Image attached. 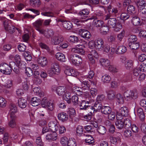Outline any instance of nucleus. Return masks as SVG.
<instances>
[{
  "label": "nucleus",
  "mask_w": 146,
  "mask_h": 146,
  "mask_svg": "<svg viewBox=\"0 0 146 146\" xmlns=\"http://www.w3.org/2000/svg\"><path fill=\"white\" fill-rule=\"evenodd\" d=\"M60 71V69L58 64L54 63L51 66L50 69L48 71V73L50 76H51L54 74H58Z\"/></svg>",
  "instance_id": "f03ea898"
},
{
  "label": "nucleus",
  "mask_w": 146,
  "mask_h": 146,
  "mask_svg": "<svg viewBox=\"0 0 146 146\" xmlns=\"http://www.w3.org/2000/svg\"><path fill=\"white\" fill-rule=\"evenodd\" d=\"M31 4L33 7H39L41 4L40 0H30Z\"/></svg>",
  "instance_id": "5fc2aeb1"
},
{
  "label": "nucleus",
  "mask_w": 146,
  "mask_h": 146,
  "mask_svg": "<svg viewBox=\"0 0 146 146\" xmlns=\"http://www.w3.org/2000/svg\"><path fill=\"white\" fill-rule=\"evenodd\" d=\"M135 8L133 5H129L127 8V12L129 14H134L135 12Z\"/></svg>",
  "instance_id": "c03bdc74"
},
{
  "label": "nucleus",
  "mask_w": 146,
  "mask_h": 146,
  "mask_svg": "<svg viewBox=\"0 0 146 146\" xmlns=\"http://www.w3.org/2000/svg\"><path fill=\"white\" fill-rule=\"evenodd\" d=\"M132 78V76L130 74H126L121 80V81L123 82L130 81Z\"/></svg>",
  "instance_id": "8fccbe9b"
},
{
  "label": "nucleus",
  "mask_w": 146,
  "mask_h": 146,
  "mask_svg": "<svg viewBox=\"0 0 146 146\" xmlns=\"http://www.w3.org/2000/svg\"><path fill=\"white\" fill-rule=\"evenodd\" d=\"M3 23L4 28L6 31L11 34L13 33L15 31V27L13 26H10L7 21H4Z\"/></svg>",
  "instance_id": "f3484780"
},
{
  "label": "nucleus",
  "mask_w": 146,
  "mask_h": 146,
  "mask_svg": "<svg viewBox=\"0 0 146 146\" xmlns=\"http://www.w3.org/2000/svg\"><path fill=\"white\" fill-rule=\"evenodd\" d=\"M93 23L96 27H100L103 25L104 22L101 20L95 19L93 21Z\"/></svg>",
  "instance_id": "a18cd8bd"
},
{
  "label": "nucleus",
  "mask_w": 146,
  "mask_h": 146,
  "mask_svg": "<svg viewBox=\"0 0 146 146\" xmlns=\"http://www.w3.org/2000/svg\"><path fill=\"white\" fill-rule=\"evenodd\" d=\"M94 73L93 71H90L89 72L88 75L87 76V78L91 84L93 85H96V83L94 81Z\"/></svg>",
  "instance_id": "4be33fe9"
},
{
  "label": "nucleus",
  "mask_w": 146,
  "mask_h": 146,
  "mask_svg": "<svg viewBox=\"0 0 146 146\" xmlns=\"http://www.w3.org/2000/svg\"><path fill=\"white\" fill-rule=\"evenodd\" d=\"M70 61L74 65L79 66L82 62V60L81 56L75 54L71 57Z\"/></svg>",
  "instance_id": "0eeeda50"
},
{
  "label": "nucleus",
  "mask_w": 146,
  "mask_h": 146,
  "mask_svg": "<svg viewBox=\"0 0 146 146\" xmlns=\"http://www.w3.org/2000/svg\"><path fill=\"white\" fill-rule=\"evenodd\" d=\"M70 117H72L76 114V112L74 109L72 108H69L67 111Z\"/></svg>",
  "instance_id": "e2e57ef3"
},
{
  "label": "nucleus",
  "mask_w": 146,
  "mask_h": 146,
  "mask_svg": "<svg viewBox=\"0 0 146 146\" xmlns=\"http://www.w3.org/2000/svg\"><path fill=\"white\" fill-rule=\"evenodd\" d=\"M104 44L103 39L101 38H98L95 40L93 45V46H95V48L97 50L101 51L102 50Z\"/></svg>",
  "instance_id": "423d86ee"
},
{
  "label": "nucleus",
  "mask_w": 146,
  "mask_h": 146,
  "mask_svg": "<svg viewBox=\"0 0 146 146\" xmlns=\"http://www.w3.org/2000/svg\"><path fill=\"white\" fill-rule=\"evenodd\" d=\"M94 110H92V111H91V113L93 112L94 111L96 112L98 111H100V110H102L103 108L101 102L98 101H96L95 103L94 106Z\"/></svg>",
  "instance_id": "412c9836"
},
{
  "label": "nucleus",
  "mask_w": 146,
  "mask_h": 146,
  "mask_svg": "<svg viewBox=\"0 0 146 146\" xmlns=\"http://www.w3.org/2000/svg\"><path fill=\"white\" fill-rule=\"evenodd\" d=\"M100 62L101 65L103 67H108L110 64V60L106 59L101 58L100 59Z\"/></svg>",
  "instance_id": "4c0bfd02"
},
{
  "label": "nucleus",
  "mask_w": 146,
  "mask_h": 146,
  "mask_svg": "<svg viewBox=\"0 0 146 146\" xmlns=\"http://www.w3.org/2000/svg\"><path fill=\"white\" fill-rule=\"evenodd\" d=\"M24 56L26 60L30 61L32 59V57L29 52H25L24 53Z\"/></svg>",
  "instance_id": "0e129e2a"
},
{
  "label": "nucleus",
  "mask_w": 146,
  "mask_h": 146,
  "mask_svg": "<svg viewBox=\"0 0 146 146\" xmlns=\"http://www.w3.org/2000/svg\"><path fill=\"white\" fill-rule=\"evenodd\" d=\"M86 42L84 41H83V44H79L77 45L78 47L73 48L72 49V52L76 53H78L81 55H84L85 54V51L84 48L85 47L84 44H86Z\"/></svg>",
  "instance_id": "20e7f679"
},
{
  "label": "nucleus",
  "mask_w": 146,
  "mask_h": 146,
  "mask_svg": "<svg viewBox=\"0 0 146 146\" xmlns=\"http://www.w3.org/2000/svg\"><path fill=\"white\" fill-rule=\"evenodd\" d=\"M129 110L126 107H121L117 112L116 117L118 118H122L123 116L126 117L128 115Z\"/></svg>",
  "instance_id": "39448f33"
},
{
  "label": "nucleus",
  "mask_w": 146,
  "mask_h": 146,
  "mask_svg": "<svg viewBox=\"0 0 146 146\" xmlns=\"http://www.w3.org/2000/svg\"><path fill=\"white\" fill-rule=\"evenodd\" d=\"M83 127L81 125H78L76 129V133L77 135L80 136L83 134L84 135L83 133Z\"/></svg>",
  "instance_id": "864d4df0"
},
{
  "label": "nucleus",
  "mask_w": 146,
  "mask_h": 146,
  "mask_svg": "<svg viewBox=\"0 0 146 146\" xmlns=\"http://www.w3.org/2000/svg\"><path fill=\"white\" fill-rule=\"evenodd\" d=\"M18 104L20 108L22 109L24 108L27 106V100L23 98H19L18 100Z\"/></svg>",
  "instance_id": "393cba45"
},
{
  "label": "nucleus",
  "mask_w": 146,
  "mask_h": 146,
  "mask_svg": "<svg viewBox=\"0 0 146 146\" xmlns=\"http://www.w3.org/2000/svg\"><path fill=\"white\" fill-rule=\"evenodd\" d=\"M57 137V135L56 133H52L47 134L46 136V138L48 141H54L56 139Z\"/></svg>",
  "instance_id": "c85d7f7f"
},
{
  "label": "nucleus",
  "mask_w": 146,
  "mask_h": 146,
  "mask_svg": "<svg viewBox=\"0 0 146 146\" xmlns=\"http://www.w3.org/2000/svg\"><path fill=\"white\" fill-rule=\"evenodd\" d=\"M107 10L109 14H107V15H109L110 17H116V16L118 12L117 8H114L110 5L107 7Z\"/></svg>",
  "instance_id": "ddd939ff"
},
{
  "label": "nucleus",
  "mask_w": 146,
  "mask_h": 146,
  "mask_svg": "<svg viewBox=\"0 0 146 146\" xmlns=\"http://www.w3.org/2000/svg\"><path fill=\"white\" fill-rule=\"evenodd\" d=\"M129 14L128 13H122L120 15L121 19L123 21H125L128 19L130 17Z\"/></svg>",
  "instance_id": "4d7b16f0"
},
{
  "label": "nucleus",
  "mask_w": 146,
  "mask_h": 146,
  "mask_svg": "<svg viewBox=\"0 0 146 146\" xmlns=\"http://www.w3.org/2000/svg\"><path fill=\"white\" fill-rule=\"evenodd\" d=\"M124 96L127 100L131 99H135L137 98L138 93L137 92H124Z\"/></svg>",
  "instance_id": "f8f14e48"
},
{
  "label": "nucleus",
  "mask_w": 146,
  "mask_h": 146,
  "mask_svg": "<svg viewBox=\"0 0 146 146\" xmlns=\"http://www.w3.org/2000/svg\"><path fill=\"white\" fill-rule=\"evenodd\" d=\"M80 80L82 83V87L81 88L78 87V88L76 90V91H81L80 90V89H81L82 90H89L90 89V88L89 87V86L88 84L89 82L87 80Z\"/></svg>",
  "instance_id": "2eb2a0df"
},
{
  "label": "nucleus",
  "mask_w": 146,
  "mask_h": 146,
  "mask_svg": "<svg viewBox=\"0 0 146 146\" xmlns=\"http://www.w3.org/2000/svg\"><path fill=\"white\" fill-rule=\"evenodd\" d=\"M139 42H136L128 43L129 47L132 50H135L138 49L140 46Z\"/></svg>",
  "instance_id": "c9c22d12"
},
{
  "label": "nucleus",
  "mask_w": 146,
  "mask_h": 146,
  "mask_svg": "<svg viewBox=\"0 0 146 146\" xmlns=\"http://www.w3.org/2000/svg\"><path fill=\"white\" fill-rule=\"evenodd\" d=\"M127 48L123 45L119 46L116 47L115 52L117 54H122L127 51Z\"/></svg>",
  "instance_id": "a211bd4d"
},
{
  "label": "nucleus",
  "mask_w": 146,
  "mask_h": 146,
  "mask_svg": "<svg viewBox=\"0 0 146 146\" xmlns=\"http://www.w3.org/2000/svg\"><path fill=\"white\" fill-rule=\"evenodd\" d=\"M78 34L82 37L84 38L86 40H88L91 37V35L90 32L87 30L81 29H80L78 32Z\"/></svg>",
  "instance_id": "1a4fd4ad"
},
{
  "label": "nucleus",
  "mask_w": 146,
  "mask_h": 146,
  "mask_svg": "<svg viewBox=\"0 0 146 146\" xmlns=\"http://www.w3.org/2000/svg\"><path fill=\"white\" fill-rule=\"evenodd\" d=\"M116 99L117 102L120 104H122L124 102L123 97L120 94H117L116 95Z\"/></svg>",
  "instance_id": "680f3d73"
},
{
  "label": "nucleus",
  "mask_w": 146,
  "mask_h": 146,
  "mask_svg": "<svg viewBox=\"0 0 146 146\" xmlns=\"http://www.w3.org/2000/svg\"><path fill=\"white\" fill-rule=\"evenodd\" d=\"M94 44V42H90L89 44V46L91 48L90 50V52L88 55V57L90 63L92 64L95 63V60L94 58L97 59L98 58V55L96 51L94 49H93L95 46H93V44Z\"/></svg>",
  "instance_id": "f257e3e1"
},
{
  "label": "nucleus",
  "mask_w": 146,
  "mask_h": 146,
  "mask_svg": "<svg viewBox=\"0 0 146 146\" xmlns=\"http://www.w3.org/2000/svg\"><path fill=\"white\" fill-rule=\"evenodd\" d=\"M9 66L11 68V70L12 69L15 73L19 74L20 72L19 69H18V67L15 62H10Z\"/></svg>",
  "instance_id": "a878e982"
},
{
  "label": "nucleus",
  "mask_w": 146,
  "mask_h": 146,
  "mask_svg": "<svg viewBox=\"0 0 146 146\" xmlns=\"http://www.w3.org/2000/svg\"><path fill=\"white\" fill-rule=\"evenodd\" d=\"M106 124L107 126H110L109 131L110 132L113 133L115 131V127L114 126L111 124V123L109 121H107L106 123Z\"/></svg>",
  "instance_id": "6e6d98bb"
},
{
  "label": "nucleus",
  "mask_w": 146,
  "mask_h": 146,
  "mask_svg": "<svg viewBox=\"0 0 146 146\" xmlns=\"http://www.w3.org/2000/svg\"><path fill=\"white\" fill-rule=\"evenodd\" d=\"M137 113L140 121L143 122L145 120V115L142 109L139 108L137 110Z\"/></svg>",
  "instance_id": "bb28decb"
},
{
  "label": "nucleus",
  "mask_w": 146,
  "mask_h": 146,
  "mask_svg": "<svg viewBox=\"0 0 146 146\" xmlns=\"http://www.w3.org/2000/svg\"><path fill=\"white\" fill-rule=\"evenodd\" d=\"M107 19L105 20V22L107 23L108 26L109 28H114L117 23V20L115 18H110L109 15Z\"/></svg>",
  "instance_id": "9d476101"
},
{
  "label": "nucleus",
  "mask_w": 146,
  "mask_h": 146,
  "mask_svg": "<svg viewBox=\"0 0 146 146\" xmlns=\"http://www.w3.org/2000/svg\"><path fill=\"white\" fill-rule=\"evenodd\" d=\"M56 58L62 62H65L66 61L64 54L61 52H58L56 55Z\"/></svg>",
  "instance_id": "f704fd0d"
},
{
  "label": "nucleus",
  "mask_w": 146,
  "mask_h": 146,
  "mask_svg": "<svg viewBox=\"0 0 146 146\" xmlns=\"http://www.w3.org/2000/svg\"><path fill=\"white\" fill-rule=\"evenodd\" d=\"M102 50L104 52L109 53L108 55L109 56H112L115 53V49L113 48H110L108 44H104Z\"/></svg>",
  "instance_id": "dca6fc26"
},
{
  "label": "nucleus",
  "mask_w": 146,
  "mask_h": 146,
  "mask_svg": "<svg viewBox=\"0 0 146 146\" xmlns=\"http://www.w3.org/2000/svg\"><path fill=\"white\" fill-rule=\"evenodd\" d=\"M72 101L74 105H77L78 103V98L76 95L73 96L72 97Z\"/></svg>",
  "instance_id": "774afa93"
},
{
  "label": "nucleus",
  "mask_w": 146,
  "mask_h": 146,
  "mask_svg": "<svg viewBox=\"0 0 146 146\" xmlns=\"http://www.w3.org/2000/svg\"><path fill=\"white\" fill-rule=\"evenodd\" d=\"M108 27L102 25L100 28V33L102 35H105L108 33L109 31Z\"/></svg>",
  "instance_id": "de8ad7c7"
},
{
  "label": "nucleus",
  "mask_w": 146,
  "mask_h": 146,
  "mask_svg": "<svg viewBox=\"0 0 146 146\" xmlns=\"http://www.w3.org/2000/svg\"><path fill=\"white\" fill-rule=\"evenodd\" d=\"M69 40L70 42L72 43H76L79 40L78 37L75 36H71L69 38Z\"/></svg>",
  "instance_id": "13d9d810"
},
{
  "label": "nucleus",
  "mask_w": 146,
  "mask_h": 146,
  "mask_svg": "<svg viewBox=\"0 0 146 146\" xmlns=\"http://www.w3.org/2000/svg\"><path fill=\"white\" fill-rule=\"evenodd\" d=\"M38 62L42 66H44L47 64L48 61L46 57L40 56L38 59Z\"/></svg>",
  "instance_id": "72a5a7b5"
},
{
  "label": "nucleus",
  "mask_w": 146,
  "mask_h": 146,
  "mask_svg": "<svg viewBox=\"0 0 146 146\" xmlns=\"http://www.w3.org/2000/svg\"><path fill=\"white\" fill-rule=\"evenodd\" d=\"M57 21L58 22H61L62 23L65 29H71L73 27L72 23L70 21H66L64 19L58 18Z\"/></svg>",
  "instance_id": "9b49d317"
},
{
  "label": "nucleus",
  "mask_w": 146,
  "mask_h": 146,
  "mask_svg": "<svg viewBox=\"0 0 146 146\" xmlns=\"http://www.w3.org/2000/svg\"><path fill=\"white\" fill-rule=\"evenodd\" d=\"M111 111V108L109 106H104L101 110L102 113L105 114H108Z\"/></svg>",
  "instance_id": "49530a36"
},
{
  "label": "nucleus",
  "mask_w": 146,
  "mask_h": 146,
  "mask_svg": "<svg viewBox=\"0 0 146 146\" xmlns=\"http://www.w3.org/2000/svg\"><path fill=\"white\" fill-rule=\"evenodd\" d=\"M86 138L85 139V142L88 145L93 144L94 142V138L90 135H86Z\"/></svg>",
  "instance_id": "a19ab883"
},
{
  "label": "nucleus",
  "mask_w": 146,
  "mask_h": 146,
  "mask_svg": "<svg viewBox=\"0 0 146 146\" xmlns=\"http://www.w3.org/2000/svg\"><path fill=\"white\" fill-rule=\"evenodd\" d=\"M133 61L131 60H128L125 64V66L127 69L131 70L133 66Z\"/></svg>",
  "instance_id": "79ce46f5"
},
{
  "label": "nucleus",
  "mask_w": 146,
  "mask_h": 146,
  "mask_svg": "<svg viewBox=\"0 0 146 146\" xmlns=\"http://www.w3.org/2000/svg\"><path fill=\"white\" fill-rule=\"evenodd\" d=\"M90 104V102L84 100L81 101L80 106L81 107L80 109L81 110H86L89 109V108H92L91 106L89 105Z\"/></svg>",
  "instance_id": "aec40b11"
},
{
  "label": "nucleus",
  "mask_w": 146,
  "mask_h": 146,
  "mask_svg": "<svg viewBox=\"0 0 146 146\" xmlns=\"http://www.w3.org/2000/svg\"><path fill=\"white\" fill-rule=\"evenodd\" d=\"M10 112L11 113L10 115H13L16 113L17 111V109L15 105L14 104H11L10 105Z\"/></svg>",
  "instance_id": "603ef678"
},
{
  "label": "nucleus",
  "mask_w": 146,
  "mask_h": 146,
  "mask_svg": "<svg viewBox=\"0 0 146 146\" xmlns=\"http://www.w3.org/2000/svg\"><path fill=\"white\" fill-rule=\"evenodd\" d=\"M136 5L140 10L143 8L144 6L146 5L145 1L143 0H139L136 3Z\"/></svg>",
  "instance_id": "37998d69"
},
{
  "label": "nucleus",
  "mask_w": 146,
  "mask_h": 146,
  "mask_svg": "<svg viewBox=\"0 0 146 146\" xmlns=\"http://www.w3.org/2000/svg\"><path fill=\"white\" fill-rule=\"evenodd\" d=\"M57 117L58 119L62 122H64L67 121L68 119V115L64 112L59 113Z\"/></svg>",
  "instance_id": "c756f323"
},
{
  "label": "nucleus",
  "mask_w": 146,
  "mask_h": 146,
  "mask_svg": "<svg viewBox=\"0 0 146 146\" xmlns=\"http://www.w3.org/2000/svg\"><path fill=\"white\" fill-rule=\"evenodd\" d=\"M63 40V38L62 37L55 36L52 38L51 40L54 45H57L61 42Z\"/></svg>",
  "instance_id": "58836bf2"
},
{
  "label": "nucleus",
  "mask_w": 146,
  "mask_h": 146,
  "mask_svg": "<svg viewBox=\"0 0 146 146\" xmlns=\"http://www.w3.org/2000/svg\"><path fill=\"white\" fill-rule=\"evenodd\" d=\"M97 131L99 134L102 135L104 134L106 131L105 127L102 125L99 126L97 129Z\"/></svg>",
  "instance_id": "3c124183"
},
{
  "label": "nucleus",
  "mask_w": 146,
  "mask_h": 146,
  "mask_svg": "<svg viewBox=\"0 0 146 146\" xmlns=\"http://www.w3.org/2000/svg\"><path fill=\"white\" fill-rule=\"evenodd\" d=\"M49 129L52 132V133H56L58 129V126L56 123L55 122L51 121L48 123Z\"/></svg>",
  "instance_id": "6ab92c4d"
},
{
  "label": "nucleus",
  "mask_w": 146,
  "mask_h": 146,
  "mask_svg": "<svg viewBox=\"0 0 146 146\" xmlns=\"http://www.w3.org/2000/svg\"><path fill=\"white\" fill-rule=\"evenodd\" d=\"M131 22L133 25L135 26L141 25V21L140 18L137 16H135L133 17Z\"/></svg>",
  "instance_id": "ea45409f"
},
{
  "label": "nucleus",
  "mask_w": 146,
  "mask_h": 146,
  "mask_svg": "<svg viewBox=\"0 0 146 146\" xmlns=\"http://www.w3.org/2000/svg\"><path fill=\"white\" fill-rule=\"evenodd\" d=\"M89 13V10L87 9H85L81 10L79 12L78 15L82 19H86Z\"/></svg>",
  "instance_id": "b1692460"
},
{
  "label": "nucleus",
  "mask_w": 146,
  "mask_h": 146,
  "mask_svg": "<svg viewBox=\"0 0 146 146\" xmlns=\"http://www.w3.org/2000/svg\"><path fill=\"white\" fill-rule=\"evenodd\" d=\"M123 121V124L125 125V128H130L131 125V124L130 121L128 119H125Z\"/></svg>",
  "instance_id": "bf43d9fd"
},
{
  "label": "nucleus",
  "mask_w": 146,
  "mask_h": 146,
  "mask_svg": "<svg viewBox=\"0 0 146 146\" xmlns=\"http://www.w3.org/2000/svg\"><path fill=\"white\" fill-rule=\"evenodd\" d=\"M66 88L64 86H58L56 85H52L51 87V90L52 91H65Z\"/></svg>",
  "instance_id": "cd10ccee"
},
{
  "label": "nucleus",
  "mask_w": 146,
  "mask_h": 146,
  "mask_svg": "<svg viewBox=\"0 0 146 146\" xmlns=\"http://www.w3.org/2000/svg\"><path fill=\"white\" fill-rule=\"evenodd\" d=\"M0 71L6 74H10L12 70L9 65L6 63H1L0 64Z\"/></svg>",
  "instance_id": "6e6552de"
},
{
  "label": "nucleus",
  "mask_w": 146,
  "mask_h": 146,
  "mask_svg": "<svg viewBox=\"0 0 146 146\" xmlns=\"http://www.w3.org/2000/svg\"><path fill=\"white\" fill-rule=\"evenodd\" d=\"M141 72V69L139 68V67H137L133 69V74L134 76H138L139 75H140Z\"/></svg>",
  "instance_id": "69168bd1"
},
{
  "label": "nucleus",
  "mask_w": 146,
  "mask_h": 146,
  "mask_svg": "<svg viewBox=\"0 0 146 146\" xmlns=\"http://www.w3.org/2000/svg\"><path fill=\"white\" fill-rule=\"evenodd\" d=\"M38 31L41 34L43 35L45 37L48 38L52 37L54 35V32L51 29H37Z\"/></svg>",
  "instance_id": "7ed1b4c3"
},
{
  "label": "nucleus",
  "mask_w": 146,
  "mask_h": 146,
  "mask_svg": "<svg viewBox=\"0 0 146 146\" xmlns=\"http://www.w3.org/2000/svg\"><path fill=\"white\" fill-rule=\"evenodd\" d=\"M117 135H120V134L119 133H117ZM109 139L110 140V141L111 143L115 144H116L117 143L120 141V137L118 135L115 136L114 137L110 136L109 137Z\"/></svg>",
  "instance_id": "473e14b6"
},
{
  "label": "nucleus",
  "mask_w": 146,
  "mask_h": 146,
  "mask_svg": "<svg viewBox=\"0 0 146 146\" xmlns=\"http://www.w3.org/2000/svg\"><path fill=\"white\" fill-rule=\"evenodd\" d=\"M111 79L110 76L108 74H105L102 77V81L104 83H108Z\"/></svg>",
  "instance_id": "09e8293b"
},
{
  "label": "nucleus",
  "mask_w": 146,
  "mask_h": 146,
  "mask_svg": "<svg viewBox=\"0 0 146 146\" xmlns=\"http://www.w3.org/2000/svg\"><path fill=\"white\" fill-rule=\"evenodd\" d=\"M117 120L115 122L116 127L120 129H122L124 127L122 118H118L116 117Z\"/></svg>",
  "instance_id": "2f4dec72"
},
{
  "label": "nucleus",
  "mask_w": 146,
  "mask_h": 146,
  "mask_svg": "<svg viewBox=\"0 0 146 146\" xmlns=\"http://www.w3.org/2000/svg\"><path fill=\"white\" fill-rule=\"evenodd\" d=\"M30 102L32 106H36L40 103L41 100L36 97H33L31 99Z\"/></svg>",
  "instance_id": "e433bc0d"
},
{
  "label": "nucleus",
  "mask_w": 146,
  "mask_h": 146,
  "mask_svg": "<svg viewBox=\"0 0 146 146\" xmlns=\"http://www.w3.org/2000/svg\"><path fill=\"white\" fill-rule=\"evenodd\" d=\"M16 117L15 115H10V120L8 123L9 126L11 128L15 127L16 124L15 121Z\"/></svg>",
  "instance_id": "7c9ffc66"
},
{
  "label": "nucleus",
  "mask_w": 146,
  "mask_h": 146,
  "mask_svg": "<svg viewBox=\"0 0 146 146\" xmlns=\"http://www.w3.org/2000/svg\"><path fill=\"white\" fill-rule=\"evenodd\" d=\"M108 17L106 15H104L103 14L101 13H97L96 14V17H95V16H93L92 17L90 18H88L86 19V20H87L89 19L92 20L93 19H94L95 18L96 19H103L104 20H106L107 19V18Z\"/></svg>",
  "instance_id": "5701e85b"
},
{
  "label": "nucleus",
  "mask_w": 146,
  "mask_h": 146,
  "mask_svg": "<svg viewBox=\"0 0 146 146\" xmlns=\"http://www.w3.org/2000/svg\"><path fill=\"white\" fill-rule=\"evenodd\" d=\"M137 38L136 36L134 35H132L129 36L128 41L129 43L137 42Z\"/></svg>",
  "instance_id": "052dcab7"
},
{
  "label": "nucleus",
  "mask_w": 146,
  "mask_h": 146,
  "mask_svg": "<svg viewBox=\"0 0 146 146\" xmlns=\"http://www.w3.org/2000/svg\"><path fill=\"white\" fill-rule=\"evenodd\" d=\"M57 94L59 96L62 94L63 99L67 101L68 104L71 102L70 94L69 92H57Z\"/></svg>",
  "instance_id": "4468645a"
},
{
  "label": "nucleus",
  "mask_w": 146,
  "mask_h": 146,
  "mask_svg": "<svg viewBox=\"0 0 146 146\" xmlns=\"http://www.w3.org/2000/svg\"><path fill=\"white\" fill-rule=\"evenodd\" d=\"M17 64L19 69H24L25 68H26L25 66L26 63L23 61H21L19 62H18Z\"/></svg>",
  "instance_id": "338daca9"
}]
</instances>
